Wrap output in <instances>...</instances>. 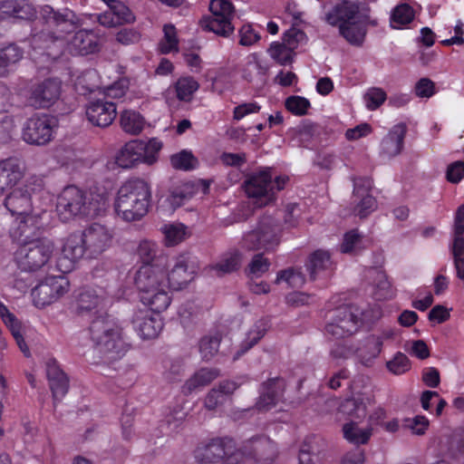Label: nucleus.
Returning <instances> with one entry per match:
<instances>
[{
	"label": "nucleus",
	"instance_id": "f257e3e1",
	"mask_svg": "<svg viewBox=\"0 0 464 464\" xmlns=\"http://www.w3.org/2000/svg\"><path fill=\"white\" fill-rule=\"evenodd\" d=\"M190 257L180 255L175 260L160 256L153 265L141 266L135 285L141 303L157 312L165 311L171 303L170 291H178L193 279Z\"/></svg>",
	"mask_w": 464,
	"mask_h": 464
},
{
	"label": "nucleus",
	"instance_id": "f03ea898",
	"mask_svg": "<svg viewBox=\"0 0 464 464\" xmlns=\"http://www.w3.org/2000/svg\"><path fill=\"white\" fill-rule=\"evenodd\" d=\"M39 13L44 28L33 34L34 48L49 49L51 44L62 48L67 44L71 53L81 55L92 53L98 50V39L92 31L80 30L70 40H66V34L77 27V18L72 10L64 8L55 11L46 5L41 7Z\"/></svg>",
	"mask_w": 464,
	"mask_h": 464
},
{
	"label": "nucleus",
	"instance_id": "7ed1b4c3",
	"mask_svg": "<svg viewBox=\"0 0 464 464\" xmlns=\"http://www.w3.org/2000/svg\"><path fill=\"white\" fill-rule=\"evenodd\" d=\"M369 12V7L358 0H343L325 13L324 21L338 26L340 35L350 44L360 46L367 33Z\"/></svg>",
	"mask_w": 464,
	"mask_h": 464
},
{
	"label": "nucleus",
	"instance_id": "20e7f679",
	"mask_svg": "<svg viewBox=\"0 0 464 464\" xmlns=\"http://www.w3.org/2000/svg\"><path fill=\"white\" fill-rule=\"evenodd\" d=\"M89 334L94 351L105 361L120 360L130 348L123 328L111 316L101 314L92 319Z\"/></svg>",
	"mask_w": 464,
	"mask_h": 464
},
{
	"label": "nucleus",
	"instance_id": "39448f33",
	"mask_svg": "<svg viewBox=\"0 0 464 464\" xmlns=\"http://www.w3.org/2000/svg\"><path fill=\"white\" fill-rule=\"evenodd\" d=\"M150 198L149 183L142 179H130L120 187L114 208L118 217L125 221L140 220L148 213Z\"/></svg>",
	"mask_w": 464,
	"mask_h": 464
},
{
	"label": "nucleus",
	"instance_id": "423d86ee",
	"mask_svg": "<svg viewBox=\"0 0 464 464\" xmlns=\"http://www.w3.org/2000/svg\"><path fill=\"white\" fill-rule=\"evenodd\" d=\"M103 206L101 196L94 197L75 186H68L57 198L56 211L59 218L67 222L76 216H95Z\"/></svg>",
	"mask_w": 464,
	"mask_h": 464
},
{
	"label": "nucleus",
	"instance_id": "0eeeda50",
	"mask_svg": "<svg viewBox=\"0 0 464 464\" xmlns=\"http://www.w3.org/2000/svg\"><path fill=\"white\" fill-rule=\"evenodd\" d=\"M162 146L157 138L130 140L118 151L115 162L122 169H131L140 164L152 166L158 161Z\"/></svg>",
	"mask_w": 464,
	"mask_h": 464
},
{
	"label": "nucleus",
	"instance_id": "6e6552de",
	"mask_svg": "<svg viewBox=\"0 0 464 464\" xmlns=\"http://www.w3.org/2000/svg\"><path fill=\"white\" fill-rule=\"evenodd\" d=\"M281 233L278 220L271 216L263 217L255 229L244 234L240 247L246 251H275L281 242Z\"/></svg>",
	"mask_w": 464,
	"mask_h": 464
},
{
	"label": "nucleus",
	"instance_id": "1a4fd4ad",
	"mask_svg": "<svg viewBox=\"0 0 464 464\" xmlns=\"http://www.w3.org/2000/svg\"><path fill=\"white\" fill-rule=\"evenodd\" d=\"M287 181L286 176L274 179L271 169L266 168L252 174L245 181L244 188L247 197L253 198L255 204L263 207L275 200L276 192L283 189Z\"/></svg>",
	"mask_w": 464,
	"mask_h": 464
},
{
	"label": "nucleus",
	"instance_id": "9d476101",
	"mask_svg": "<svg viewBox=\"0 0 464 464\" xmlns=\"http://www.w3.org/2000/svg\"><path fill=\"white\" fill-rule=\"evenodd\" d=\"M54 249L51 239L41 237L36 241L20 245L14 253V261L22 271L34 272L48 264Z\"/></svg>",
	"mask_w": 464,
	"mask_h": 464
},
{
	"label": "nucleus",
	"instance_id": "9b49d317",
	"mask_svg": "<svg viewBox=\"0 0 464 464\" xmlns=\"http://www.w3.org/2000/svg\"><path fill=\"white\" fill-rule=\"evenodd\" d=\"M209 10L211 14L202 19V27L221 36L229 35L234 31L231 23L234 14L232 3L228 0H211Z\"/></svg>",
	"mask_w": 464,
	"mask_h": 464
},
{
	"label": "nucleus",
	"instance_id": "f8f14e48",
	"mask_svg": "<svg viewBox=\"0 0 464 464\" xmlns=\"http://www.w3.org/2000/svg\"><path fill=\"white\" fill-rule=\"evenodd\" d=\"M56 127V120L45 113L30 117L22 130L23 140L30 145L44 146L49 143Z\"/></svg>",
	"mask_w": 464,
	"mask_h": 464
},
{
	"label": "nucleus",
	"instance_id": "ddd939ff",
	"mask_svg": "<svg viewBox=\"0 0 464 464\" xmlns=\"http://www.w3.org/2000/svg\"><path fill=\"white\" fill-rule=\"evenodd\" d=\"M40 179L31 178L22 187L14 188L5 198V206L14 216L32 214L34 210L41 208L33 207V194L40 188Z\"/></svg>",
	"mask_w": 464,
	"mask_h": 464
},
{
	"label": "nucleus",
	"instance_id": "4468645a",
	"mask_svg": "<svg viewBox=\"0 0 464 464\" xmlns=\"http://www.w3.org/2000/svg\"><path fill=\"white\" fill-rule=\"evenodd\" d=\"M44 210H34L32 214L17 216L10 230L11 237L18 244L36 241L40 231L44 228Z\"/></svg>",
	"mask_w": 464,
	"mask_h": 464
},
{
	"label": "nucleus",
	"instance_id": "2eb2a0df",
	"mask_svg": "<svg viewBox=\"0 0 464 464\" xmlns=\"http://www.w3.org/2000/svg\"><path fill=\"white\" fill-rule=\"evenodd\" d=\"M69 280L63 276H48L32 290L34 304L44 308L69 291Z\"/></svg>",
	"mask_w": 464,
	"mask_h": 464
},
{
	"label": "nucleus",
	"instance_id": "dca6fc26",
	"mask_svg": "<svg viewBox=\"0 0 464 464\" xmlns=\"http://www.w3.org/2000/svg\"><path fill=\"white\" fill-rule=\"evenodd\" d=\"M360 319L354 309L348 305L336 308L332 312L325 332L336 339L348 337L358 330Z\"/></svg>",
	"mask_w": 464,
	"mask_h": 464
},
{
	"label": "nucleus",
	"instance_id": "f3484780",
	"mask_svg": "<svg viewBox=\"0 0 464 464\" xmlns=\"http://www.w3.org/2000/svg\"><path fill=\"white\" fill-rule=\"evenodd\" d=\"M61 93V81L56 78H49L30 87L26 102L34 109H48L60 99Z\"/></svg>",
	"mask_w": 464,
	"mask_h": 464
},
{
	"label": "nucleus",
	"instance_id": "a211bd4d",
	"mask_svg": "<svg viewBox=\"0 0 464 464\" xmlns=\"http://www.w3.org/2000/svg\"><path fill=\"white\" fill-rule=\"evenodd\" d=\"M82 236L89 257H96L102 254L111 246L113 239L112 230L100 223H92L88 226L82 232Z\"/></svg>",
	"mask_w": 464,
	"mask_h": 464
},
{
	"label": "nucleus",
	"instance_id": "6ab92c4d",
	"mask_svg": "<svg viewBox=\"0 0 464 464\" xmlns=\"http://www.w3.org/2000/svg\"><path fill=\"white\" fill-rule=\"evenodd\" d=\"M111 303V299L102 288L85 289L78 296L77 308L80 314L90 313L93 319H96L101 314L110 316L105 309Z\"/></svg>",
	"mask_w": 464,
	"mask_h": 464
},
{
	"label": "nucleus",
	"instance_id": "aec40b11",
	"mask_svg": "<svg viewBox=\"0 0 464 464\" xmlns=\"http://www.w3.org/2000/svg\"><path fill=\"white\" fill-rule=\"evenodd\" d=\"M148 309L137 311L132 319L135 332L143 340L156 338L163 328V323L158 314L160 312Z\"/></svg>",
	"mask_w": 464,
	"mask_h": 464
},
{
	"label": "nucleus",
	"instance_id": "412c9836",
	"mask_svg": "<svg viewBox=\"0 0 464 464\" xmlns=\"http://www.w3.org/2000/svg\"><path fill=\"white\" fill-rule=\"evenodd\" d=\"M253 464H270L277 455L276 445L266 436L254 437L242 445Z\"/></svg>",
	"mask_w": 464,
	"mask_h": 464
},
{
	"label": "nucleus",
	"instance_id": "4be33fe9",
	"mask_svg": "<svg viewBox=\"0 0 464 464\" xmlns=\"http://www.w3.org/2000/svg\"><path fill=\"white\" fill-rule=\"evenodd\" d=\"M354 212L360 218H365L377 207L375 198L370 194L372 182L367 178H358L353 180Z\"/></svg>",
	"mask_w": 464,
	"mask_h": 464
},
{
	"label": "nucleus",
	"instance_id": "5701e85b",
	"mask_svg": "<svg viewBox=\"0 0 464 464\" xmlns=\"http://www.w3.org/2000/svg\"><path fill=\"white\" fill-rule=\"evenodd\" d=\"M85 114L93 126L105 128L110 126L116 118L117 109L113 102L98 99L86 105Z\"/></svg>",
	"mask_w": 464,
	"mask_h": 464
},
{
	"label": "nucleus",
	"instance_id": "b1692460",
	"mask_svg": "<svg viewBox=\"0 0 464 464\" xmlns=\"http://www.w3.org/2000/svg\"><path fill=\"white\" fill-rule=\"evenodd\" d=\"M25 175V165L17 158L0 160V195L14 188Z\"/></svg>",
	"mask_w": 464,
	"mask_h": 464
},
{
	"label": "nucleus",
	"instance_id": "393cba45",
	"mask_svg": "<svg viewBox=\"0 0 464 464\" xmlns=\"http://www.w3.org/2000/svg\"><path fill=\"white\" fill-rule=\"evenodd\" d=\"M87 255V249L82 234H72L65 238L62 246V258L59 266L64 271L72 269L73 264Z\"/></svg>",
	"mask_w": 464,
	"mask_h": 464
},
{
	"label": "nucleus",
	"instance_id": "a878e982",
	"mask_svg": "<svg viewBox=\"0 0 464 464\" xmlns=\"http://www.w3.org/2000/svg\"><path fill=\"white\" fill-rule=\"evenodd\" d=\"M37 11L28 0H3L0 2V19L32 20Z\"/></svg>",
	"mask_w": 464,
	"mask_h": 464
},
{
	"label": "nucleus",
	"instance_id": "bb28decb",
	"mask_svg": "<svg viewBox=\"0 0 464 464\" xmlns=\"http://www.w3.org/2000/svg\"><path fill=\"white\" fill-rule=\"evenodd\" d=\"M406 131L404 123L396 124L391 129L381 142L380 154L382 158L390 160L401 152Z\"/></svg>",
	"mask_w": 464,
	"mask_h": 464
},
{
	"label": "nucleus",
	"instance_id": "cd10ccee",
	"mask_svg": "<svg viewBox=\"0 0 464 464\" xmlns=\"http://www.w3.org/2000/svg\"><path fill=\"white\" fill-rule=\"evenodd\" d=\"M284 381L282 379H272L262 386V392L256 402V407L262 411H267L281 399L284 392Z\"/></svg>",
	"mask_w": 464,
	"mask_h": 464
},
{
	"label": "nucleus",
	"instance_id": "c85d7f7f",
	"mask_svg": "<svg viewBox=\"0 0 464 464\" xmlns=\"http://www.w3.org/2000/svg\"><path fill=\"white\" fill-rule=\"evenodd\" d=\"M227 454V442L221 439L211 440L195 451L197 460L204 464L217 462Z\"/></svg>",
	"mask_w": 464,
	"mask_h": 464
},
{
	"label": "nucleus",
	"instance_id": "c756f323",
	"mask_svg": "<svg viewBox=\"0 0 464 464\" xmlns=\"http://www.w3.org/2000/svg\"><path fill=\"white\" fill-rule=\"evenodd\" d=\"M47 377L54 401L61 400L68 392L69 381L55 361L48 362Z\"/></svg>",
	"mask_w": 464,
	"mask_h": 464
},
{
	"label": "nucleus",
	"instance_id": "7c9ffc66",
	"mask_svg": "<svg viewBox=\"0 0 464 464\" xmlns=\"http://www.w3.org/2000/svg\"><path fill=\"white\" fill-rule=\"evenodd\" d=\"M366 398L362 394H355L345 399L338 408L340 413L346 415L350 420H361L367 415Z\"/></svg>",
	"mask_w": 464,
	"mask_h": 464
},
{
	"label": "nucleus",
	"instance_id": "2f4dec72",
	"mask_svg": "<svg viewBox=\"0 0 464 464\" xmlns=\"http://www.w3.org/2000/svg\"><path fill=\"white\" fill-rule=\"evenodd\" d=\"M359 423L360 420H350L343 426V438L356 446L367 444L372 435L371 425L361 427Z\"/></svg>",
	"mask_w": 464,
	"mask_h": 464
},
{
	"label": "nucleus",
	"instance_id": "473e14b6",
	"mask_svg": "<svg viewBox=\"0 0 464 464\" xmlns=\"http://www.w3.org/2000/svg\"><path fill=\"white\" fill-rule=\"evenodd\" d=\"M218 376L219 371L218 369L201 368L185 382L182 385L181 392L185 395H188L196 390L209 384Z\"/></svg>",
	"mask_w": 464,
	"mask_h": 464
},
{
	"label": "nucleus",
	"instance_id": "72a5a7b5",
	"mask_svg": "<svg viewBox=\"0 0 464 464\" xmlns=\"http://www.w3.org/2000/svg\"><path fill=\"white\" fill-rule=\"evenodd\" d=\"M193 196L192 188L188 184L173 188L169 194L160 201V208H165L166 211L173 212L177 208L183 205Z\"/></svg>",
	"mask_w": 464,
	"mask_h": 464
},
{
	"label": "nucleus",
	"instance_id": "f704fd0d",
	"mask_svg": "<svg viewBox=\"0 0 464 464\" xmlns=\"http://www.w3.org/2000/svg\"><path fill=\"white\" fill-rule=\"evenodd\" d=\"M333 263L330 255L326 251L317 250L314 252L306 264V268L312 279H315L332 269Z\"/></svg>",
	"mask_w": 464,
	"mask_h": 464
},
{
	"label": "nucleus",
	"instance_id": "c9c22d12",
	"mask_svg": "<svg viewBox=\"0 0 464 464\" xmlns=\"http://www.w3.org/2000/svg\"><path fill=\"white\" fill-rule=\"evenodd\" d=\"M268 71V66L261 60L257 53H252L247 56V62L243 71V77L248 82L265 81V76Z\"/></svg>",
	"mask_w": 464,
	"mask_h": 464
},
{
	"label": "nucleus",
	"instance_id": "e433bc0d",
	"mask_svg": "<svg viewBox=\"0 0 464 464\" xmlns=\"http://www.w3.org/2000/svg\"><path fill=\"white\" fill-rule=\"evenodd\" d=\"M24 56L23 50L15 44H9L0 49V77L6 76L13 66Z\"/></svg>",
	"mask_w": 464,
	"mask_h": 464
},
{
	"label": "nucleus",
	"instance_id": "4c0bfd02",
	"mask_svg": "<svg viewBox=\"0 0 464 464\" xmlns=\"http://www.w3.org/2000/svg\"><path fill=\"white\" fill-rule=\"evenodd\" d=\"M370 274L373 277L374 297L377 300L392 298L395 292L385 273L380 269H372Z\"/></svg>",
	"mask_w": 464,
	"mask_h": 464
},
{
	"label": "nucleus",
	"instance_id": "58836bf2",
	"mask_svg": "<svg viewBox=\"0 0 464 464\" xmlns=\"http://www.w3.org/2000/svg\"><path fill=\"white\" fill-rule=\"evenodd\" d=\"M120 123L121 129L126 133L138 135L143 130L146 122L140 113L135 111L127 110L121 112Z\"/></svg>",
	"mask_w": 464,
	"mask_h": 464
},
{
	"label": "nucleus",
	"instance_id": "ea45409f",
	"mask_svg": "<svg viewBox=\"0 0 464 464\" xmlns=\"http://www.w3.org/2000/svg\"><path fill=\"white\" fill-rule=\"evenodd\" d=\"M382 346V336H370L367 338L364 348L357 349V355L364 365H370L381 353Z\"/></svg>",
	"mask_w": 464,
	"mask_h": 464
},
{
	"label": "nucleus",
	"instance_id": "a19ab883",
	"mask_svg": "<svg viewBox=\"0 0 464 464\" xmlns=\"http://www.w3.org/2000/svg\"><path fill=\"white\" fill-rule=\"evenodd\" d=\"M369 245L370 240L368 238L361 235L358 230L353 229L345 233L340 249L343 253H356L366 248Z\"/></svg>",
	"mask_w": 464,
	"mask_h": 464
},
{
	"label": "nucleus",
	"instance_id": "79ce46f5",
	"mask_svg": "<svg viewBox=\"0 0 464 464\" xmlns=\"http://www.w3.org/2000/svg\"><path fill=\"white\" fill-rule=\"evenodd\" d=\"M265 324L261 322L256 324L253 328L249 330L246 339L242 342L239 349L234 353L233 360H237L246 353L251 347H253L264 335Z\"/></svg>",
	"mask_w": 464,
	"mask_h": 464
},
{
	"label": "nucleus",
	"instance_id": "37998d69",
	"mask_svg": "<svg viewBox=\"0 0 464 464\" xmlns=\"http://www.w3.org/2000/svg\"><path fill=\"white\" fill-rule=\"evenodd\" d=\"M198 88L199 84L193 77H181L175 84L177 98L179 101L189 102Z\"/></svg>",
	"mask_w": 464,
	"mask_h": 464
},
{
	"label": "nucleus",
	"instance_id": "c03bdc74",
	"mask_svg": "<svg viewBox=\"0 0 464 464\" xmlns=\"http://www.w3.org/2000/svg\"><path fill=\"white\" fill-rule=\"evenodd\" d=\"M165 243L168 246H175L183 241L188 233L187 227L181 223H169L161 227Z\"/></svg>",
	"mask_w": 464,
	"mask_h": 464
},
{
	"label": "nucleus",
	"instance_id": "a18cd8bd",
	"mask_svg": "<svg viewBox=\"0 0 464 464\" xmlns=\"http://www.w3.org/2000/svg\"><path fill=\"white\" fill-rule=\"evenodd\" d=\"M414 18V10L407 4L397 5L391 15V25L395 29L410 24Z\"/></svg>",
	"mask_w": 464,
	"mask_h": 464
},
{
	"label": "nucleus",
	"instance_id": "49530a36",
	"mask_svg": "<svg viewBox=\"0 0 464 464\" xmlns=\"http://www.w3.org/2000/svg\"><path fill=\"white\" fill-rule=\"evenodd\" d=\"M283 282L289 287L298 288L304 285L305 278L299 270L288 268L277 273L275 283L280 285Z\"/></svg>",
	"mask_w": 464,
	"mask_h": 464
},
{
	"label": "nucleus",
	"instance_id": "de8ad7c7",
	"mask_svg": "<svg viewBox=\"0 0 464 464\" xmlns=\"http://www.w3.org/2000/svg\"><path fill=\"white\" fill-rule=\"evenodd\" d=\"M451 248H464V205L458 208L454 217Z\"/></svg>",
	"mask_w": 464,
	"mask_h": 464
},
{
	"label": "nucleus",
	"instance_id": "09e8293b",
	"mask_svg": "<svg viewBox=\"0 0 464 464\" xmlns=\"http://www.w3.org/2000/svg\"><path fill=\"white\" fill-rule=\"evenodd\" d=\"M270 56L280 64L292 62L294 55L293 44L273 43L268 50Z\"/></svg>",
	"mask_w": 464,
	"mask_h": 464
},
{
	"label": "nucleus",
	"instance_id": "8fccbe9b",
	"mask_svg": "<svg viewBox=\"0 0 464 464\" xmlns=\"http://www.w3.org/2000/svg\"><path fill=\"white\" fill-rule=\"evenodd\" d=\"M241 261V254L238 251H233L225 255L213 268L222 275L231 273L239 267Z\"/></svg>",
	"mask_w": 464,
	"mask_h": 464
},
{
	"label": "nucleus",
	"instance_id": "3c124183",
	"mask_svg": "<svg viewBox=\"0 0 464 464\" xmlns=\"http://www.w3.org/2000/svg\"><path fill=\"white\" fill-rule=\"evenodd\" d=\"M109 8L113 14L117 24H131L135 21V16L128 6L118 0H111Z\"/></svg>",
	"mask_w": 464,
	"mask_h": 464
},
{
	"label": "nucleus",
	"instance_id": "603ef678",
	"mask_svg": "<svg viewBox=\"0 0 464 464\" xmlns=\"http://www.w3.org/2000/svg\"><path fill=\"white\" fill-rule=\"evenodd\" d=\"M164 37L160 44V49L162 53H169L179 50V40L177 31L173 24H166L163 27Z\"/></svg>",
	"mask_w": 464,
	"mask_h": 464
},
{
	"label": "nucleus",
	"instance_id": "864d4df0",
	"mask_svg": "<svg viewBox=\"0 0 464 464\" xmlns=\"http://www.w3.org/2000/svg\"><path fill=\"white\" fill-rule=\"evenodd\" d=\"M285 106L292 114L295 116H304L307 114V111L311 107V103L308 99L303 96L292 95L286 98Z\"/></svg>",
	"mask_w": 464,
	"mask_h": 464
},
{
	"label": "nucleus",
	"instance_id": "5fc2aeb1",
	"mask_svg": "<svg viewBox=\"0 0 464 464\" xmlns=\"http://www.w3.org/2000/svg\"><path fill=\"white\" fill-rule=\"evenodd\" d=\"M197 160L190 151L182 150L170 158L171 166L177 169L189 170L196 167Z\"/></svg>",
	"mask_w": 464,
	"mask_h": 464
},
{
	"label": "nucleus",
	"instance_id": "6e6d98bb",
	"mask_svg": "<svg viewBox=\"0 0 464 464\" xmlns=\"http://www.w3.org/2000/svg\"><path fill=\"white\" fill-rule=\"evenodd\" d=\"M220 339L218 335L204 336L199 342V353L203 360L212 359L218 351Z\"/></svg>",
	"mask_w": 464,
	"mask_h": 464
},
{
	"label": "nucleus",
	"instance_id": "4d7b16f0",
	"mask_svg": "<svg viewBox=\"0 0 464 464\" xmlns=\"http://www.w3.org/2000/svg\"><path fill=\"white\" fill-rule=\"evenodd\" d=\"M156 244L149 240L141 241L137 247V255L143 262V266L153 265L160 257L156 256Z\"/></svg>",
	"mask_w": 464,
	"mask_h": 464
},
{
	"label": "nucleus",
	"instance_id": "13d9d810",
	"mask_svg": "<svg viewBox=\"0 0 464 464\" xmlns=\"http://www.w3.org/2000/svg\"><path fill=\"white\" fill-rule=\"evenodd\" d=\"M386 99V92L382 88L378 87L368 89L363 96L365 106L370 111L378 109Z\"/></svg>",
	"mask_w": 464,
	"mask_h": 464
},
{
	"label": "nucleus",
	"instance_id": "bf43d9fd",
	"mask_svg": "<svg viewBox=\"0 0 464 464\" xmlns=\"http://www.w3.org/2000/svg\"><path fill=\"white\" fill-rule=\"evenodd\" d=\"M270 267V261L263 254H256L247 266L248 274L252 277H260Z\"/></svg>",
	"mask_w": 464,
	"mask_h": 464
},
{
	"label": "nucleus",
	"instance_id": "052dcab7",
	"mask_svg": "<svg viewBox=\"0 0 464 464\" xmlns=\"http://www.w3.org/2000/svg\"><path fill=\"white\" fill-rule=\"evenodd\" d=\"M96 72L93 70H88L82 72L77 76L74 82L76 90L82 93H85V92H92L96 87Z\"/></svg>",
	"mask_w": 464,
	"mask_h": 464
},
{
	"label": "nucleus",
	"instance_id": "680f3d73",
	"mask_svg": "<svg viewBox=\"0 0 464 464\" xmlns=\"http://www.w3.org/2000/svg\"><path fill=\"white\" fill-rule=\"evenodd\" d=\"M429 420L425 416L417 415L404 420L403 427L414 435H423L429 427Z\"/></svg>",
	"mask_w": 464,
	"mask_h": 464
},
{
	"label": "nucleus",
	"instance_id": "e2e57ef3",
	"mask_svg": "<svg viewBox=\"0 0 464 464\" xmlns=\"http://www.w3.org/2000/svg\"><path fill=\"white\" fill-rule=\"evenodd\" d=\"M387 368L393 374H402L410 369L409 359L405 354L397 353L392 360L387 362Z\"/></svg>",
	"mask_w": 464,
	"mask_h": 464
},
{
	"label": "nucleus",
	"instance_id": "0e129e2a",
	"mask_svg": "<svg viewBox=\"0 0 464 464\" xmlns=\"http://www.w3.org/2000/svg\"><path fill=\"white\" fill-rule=\"evenodd\" d=\"M414 92L419 98H430L436 92L435 83L429 78H421L416 82Z\"/></svg>",
	"mask_w": 464,
	"mask_h": 464
},
{
	"label": "nucleus",
	"instance_id": "69168bd1",
	"mask_svg": "<svg viewBox=\"0 0 464 464\" xmlns=\"http://www.w3.org/2000/svg\"><path fill=\"white\" fill-rule=\"evenodd\" d=\"M239 44L244 46H250L260 40V35L251 24H244L239 30Z\"/></svg>",
	"mask_w": 464,
	"mask_h": 464
},
{
	"label": "nucleus",
	"instance_id": "338daca9",
	"mask_svg": "<svg viewBox=\"0 0 464 464\" xmlns=\"http://www.w3.org/2000/svg\"><path fill=\"white\" fill-rule=\"evenodd\" d=\"M140 37V32L133 28H123L116 34L117 42L124 45L137 44Z\"/></svg>",
	"mask_w": 464,
	"mask_h": 464
},
{
	"label": "nucleus",
	"instance_id": "774afa93",
	"mask_svg": "<svg viewBox=\"0 0 464 464\" xmlns=\"http://www.w3.org/2000/svg\"><path fill=\"white\" fill-rule=\"evenodd\" d=\"M446 177L450 183H459L464 177V162L458 160L447 168Z\"/></svg>",
	"mask_w": 464,
	"mask_h": 464
}]
</instances>
